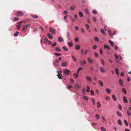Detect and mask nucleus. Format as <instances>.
<instances>
[{"mask_svg":"<svg viewBox=\"0 0 131 131\" xmlns=\"http://www.w3.org/2000/svg\"><path fill=\"white\" fill-rule=\"evenodd\" d=\"M108 32L109 33L110 36L112 38H113V35H115L116 34V32L115 31H114L112 32L110 29L108 30Z\"/></svg>","mask_w":131,"mask_h":131,"instance_id":"nucleus-1","label":"nucleus"},{"mask_svg":"<svg viewBox=\"0 0 131 131\" xmlns=\"http://www.w3.org/2000/svg\"><path fill=\"white\" fill-rule=\"evenodd\" d=\"M15 15L16 16H19L21 17L24 14L21 11H19L16 13Z\"/></svg>","mask_w":131,"mask_h":131,"instance_id":"nucleus-2","label":"nucleus"},{"mask_svg":"<svg viewBox=\"0 0 131 131\" xmlns=\"http://www.w3.org/2000/svg\"><path fill=\"white\" fill-rule=\"evenodd\" d=\"M49 30L50 32L53 34H54L55 33L56 30L55 29L52 27H50Z\"/></svg>","mask_w":131,"mask_h":131,"instance_id":"nucleus-3","label":"nucleus"},{"mask_svg":"<svg viewBox=\"0 0 131 131\" xmlns=\"http://www.w3.org/2000/svg\"><path fill=\"white\" fill-rule=\"evenodd\" d=\"M100 70L101 72L103 73H105L106 72L105 69L103 67H100Z\"/></svg>","mask_w":131,"mask_h":131,"instance_id":"nucleus-4","label":"nucleus"},{"mask_svg":"<svg viewBox=\"0 0 131 131\" xmlns=\"http://www.w3.org/2000/svg\"><path fill=\"white\" fill-rule=\"evenodd\" d=\"M64 74L66 75H68L69 74L70 72L68 69H66L64 70Z\"/></svg>","mask_w":131,"mask_h":131,"instance_id":"nucleus-5","label":"nucleus"},{"mask_svg":"<svg viewBox=\"0 0 131 131\" xmlns=\"http://www.w3.org/2000/svg\"><path fill=\"white\" fill-rule=\"evenodd\" d=\"M86 79L88 81L91 82L92 81V79L89 76H87L86 77Z\"/></svg>","mask_w":131,"mask_h":131,"instance_id":"nucleus-6","label":"nucleus"},{"mask_svg":"<svg viewBox=\"0 0 131 131\" xmlns=\"http://www.w3.org/2000/svg\"><path fill=\"white\" fill-rule=\"evenodd\" d=\"M80 63L81 65H84L86 64V61L84 60H83L82 61H81Z\"/></svg>","mask_w":131,"mask_h":131,"instance_id":"nucleus-7","label":"nucleus"},{"mask_svg":"<svg viewBox=\"0 0 131 131\" xmlns=\"http://www.w3.org/2000/svg\"><path fill=\"white\" fill-rule=\"evenodd\" d=\"M76 6L75 5H73L70 7V9L72 10H74L76 8Z\"/></svg>","mask_w":131,"mask_h":131,"instance_id":"nucleus-8","label":"nucleus"},{"mask_svg":"<svg viewBox=\"0 0 131 131\" xmlns=\"http://www.w3.org/2000/svg\"><path fill=\"white\" fill-rule=\"evenodd\" d=\"M123 100L124 101L125 103H127L128 102V101L126 97L124 96L123 97Z\"/></svg>","mask_w":131,"mask_h":131,"instance_id":"nucleus-9","label":"nucleus"},{"mask_svg":"<svg viewBox=\"0 0 131 131\" xmlns=\"http://www.w3.org/2000/svg\"><path fill=\"white\" fill-rule=\"evenodd\" d=\"M105 91L106 92L108 93H110L111 92V90L108 88L106 89H105Z\"/></svg>","mask_w":131,"mask_h":131,"instance_id":"nucleus-10","label":"nucleus"},{"mask_svg":"<svg viewBox=\"0 0 131 131\" xmlns=\"http://www.w3.org/2000/svg\"><path fill=\"white\" fill-rule=\"evenodd\" d=\"M81 87L80 85H78L77 84H75V89H78L80 88Z\"/></svg>","mask_w":131,"mask_h":131,"instance_id":"nucleus-11","label":"nucleus"},{"mask_svg":"<svg viewBox=\"0 0 131 131\" xmlns=\"http://www.w3.org/2000/svg\"><path fill=\"white\" fill-rule=\"evenodd\" d=\"M68 45L71 48L72 46L73 43L72 42H70L68 43Z\"/></svg>","mask_w":131,"mask_h":131,"instance_id":"nucleus-12","label":"nucleus"},{"mask_svg":"<svg viewBox=\"0 0 131 131\" xmlns=\"http://www.w3.org/2000/svg\"><path fill=\"white\" fill-rule=\"evenodd\" d=\"M58 40L59 42H62L63 41V39L61 37H59L58 38Z\"/></svg>","mask_w":131,"mask_h":131,"instance_id":"nucleus-13","label":"nucleus"},{"mask_svg":"<svg viewBox=\"0 0 131 131\" xmlns=\"http://www.w3.org/2000/svg\"><path fill=\"white\" fill-rule=\"evenodd\" d=\"M104 46L105 48L109 50H110V47L108 45H104Z\"/></svg>","mask_w":131,"mask_h":131,"instance_id":"nucleus-14","label":"nucleus"},{"mask_svg":"<svg viewBox=\"0 0 131 131\" xmlns=\"http://www.w3.org/2000/svg\"><path fill=\"white\" fill-rule=\"evenodd\" d=\"M95 117L97 120L99 119L100 118V116L98 114H96L95 115Z\"/></svg>","mask_w":131,"mask_h":131,"instance_id":"nucleus-15","label":"nucleus"},{"mask_svg":"<svg viewBox=\"0 0 131 131\" xmlns=\"http://www.w3.org/2000/svg\"><path fill=\"white\" fill-rule=\"evenodd\" d=\"M27 26H26L25 25H24L22 29V30L23 31H25L27 30Z\"/></svg>","mask_w":131,"mask_h":131,"instance_id":"nucleus-16","label":"nucleus"},{"mask_svg":"<svg viewBox=\"0 0 131 131\" xmlns=\"http://www.w3.org/2000/svg\"><path fill=\"white\" fill-rule=\"evenodd\" d=\"M112 98L114 101H116L117 100V98L115 95L114 94L112 95Z\"/></svg>","mask_w":131,"mask_h":131,"instance_id":"nucleus-17","label":"nucleus"},{"mask_svg":"<svg viewBox=\"0 0 131 131\" xmlns=\"http://www.w3.org/2000/svg\"><path fill=\"white\" fill-rule=\"evenodd\" d=\"M115 72L116 74L117 75H118L119 74V70H118V69L117 68H116L115 69Z\"/></svg>","mask_w":131,"mask_h":131,"instance_id":"nucleus-18","label":"nucleus"},{"mask_svg":"<svg viewBox=\"0 0 131 131\" xmlns=\"http://www.w3.org/2000/svg\"><path fill=\"white\" fill-rule=\"evenodd\" d=\"M62 49L63 50L66 51H67L68 50V49L66 46H65L63 47Z\"/></svg>","mask_w":131,"mask_h":131,"instance_id":"nucleus-19","label":"nucleus"},{"mask_svg":"<svg viewBox=\"0 0 131 131\" xmlns=\"http://www.w3.org/2000/svg\"><path fill=\"white\" fill-rule=\"evenodd\" d=\"M48 37L50 39H51L53 38V36L50 33H48L47 34Z\"/></svg>","mask_w":131,"mask_h":131,"instance_id":"nucleus-20","label":"nucleus"},{"mask_svg":"<svg viewBox=\"0 0 131 131\" xmlns=\"http://www.w3.org/2000/svg\"><path fill=\"white\" fill-rule=\"evenodd\" d=\"M90 88L88 86H86V91L87 92H90Z\"/></svg>","mask_w":131,"mask_h":131,"instance_id":"nucleus-21","label":"nucleus"},{"mask_svg":"<svg viewBox=\"0 0 131 131\" xmlns=\"http://www.w3.org/2000/svg\"><path fill=\"white\" fill-rule=\"evenodd\" d=\"M101 106V104L99 102H97V107L98 108H100Z\"/></svg>","mask_w":131,"mask_h":131,"instance_id":"nucleus-22","label":"nucleus"},{"mask_svg":"<svg viewBox=\"0 0 131 131\" xmlns=\"http://www.w3.org/2000/svg\"><path fill=\"white\" fill-rule=\"evenodd\" d=\"M118 123V124L120 126H121L122 125V121L120 119H119L118 121L117 122Z\"/></svg>","mask_w":131,"mask_h":131,"instance_id":"nucleus-23","label":"nucleus"},{"mask_svg":"<svg viewBox=\"0 0 131 131\" xmlns=\"http://www.w3.org/2000/svg\"><path fill=\"white\" fill-rule=\"evenodd\" d=\"M67 65V63L66 62H64L62 63V66L63 67H65Z\"/></svg>","mask_w":131,"mask_h":131,"instance_id":"nucleus-24","label":"nucleus"},{"mask_svg":"<svg viewBox=\"0 0 131 131\" xmlns=\"http://www.w3.org/2000/svg\"><path fill=\"white\" fill-rule=\"evenodd\" d=\"M54 54L56 56H59L61 55V54L57 52H54Z\"/></svg>","mask_w":131,"mask_h":131,"instance_id":"nucleus-25","label":"nucleus"},{"mask_svg":"<svg viewBox=\"0 0 131 131\" xmlns=\"http://www.w3.org/2000/svg\"><path fill=\"white\" fill-rule=\"evenodd\" d=\"M75 48L77 50H78L80 49V46L79 45H77L75 46Z\"/></svg>","mask_w":131,"mask_h":131,"instance_id":"nucleus-26","label":"nucleus"},{"mask_svg":"<svg viewBox=\"0 0 131 131\" xmlns=\"http://www.w3.org/2000/svg\"><path fill=\"white\" fill-rule=\"evenodd\" d=\"M119 83L120 84V85L122 86L123 85V82L122 80L120 79L119 80Z\"/></svg>","mask_w":131,"mask_h":131,"instance_id":"nucleus-27","label":"nucleus"},{"mask_svg":"<svg viewBox=\"0 0 131 131\" xmlns=\"http://www.w3.org/2000/svg\"><path fill=\"white\" fill-rule=\"evenodd\" d=\"M116 113L117 114V115L119 116H122V114L120 112H119V111H117V112H116Z\"/></svg>","mask_w":131,"mask_h":131,"instance_id":"nucleus-28","label":"nucleus"},{"mask_svg":"<svg viewBox=\"0 0 131 131\" xmlns=\"http://www.w3.org/2000/svg\"><path fill=\"white\" fill-rule=\"evenodd\" d=\"M122 91L123 93L125 94L127 93V91L126 89L124 88H123L122 89Z\"/></svg>","mask_w":131,"mask_h":131,"instance_id":"nucleus-29","label":"nucleus"},{"mask_svg":"<svg viewBox=\"0 0 131 131\" xmlns=\"http://www.w3.org/2000/svg\"><path fill=\"white\" fill-rule=\"evenodd\" d=\"M79 14L80 17H83V15L81 12H79Z\"/></svg>","mask_w":131,"mask_h":131,"instance_id":"nucleus-30","label":"nucleus"},{"mask_svg":"<svg viewBox=\"0 0 131 131\" xmlns=\"http://www.w3.org/2000/svg\"><path fill=\"white\" fill-rule=\"evenodd\" d=\"M88 60L89 63H91L93 62V61L89 57L88 58Z\"/></svg>","mask_w":131,"mask_h":131,"instance_id":"nucleus-31","label":"nucleus"},{"mask_svg":"<svg viewBox=\"0 0 131 131\" xmlns=\"http://www.w3.org/2000/svg\"><path fill=\"white\" fill-rule=\"evenodd\" d=\"M109 43L112 46H113L114 44L112 41L111 40H109Z\"/></svg>","mask_w":131,"mask_h":131,"instance_id":"nucleus-32","label":"nucleus"},{"mask_svg":"<svg viewBox=\"0 0 131 131\" xmlns=\"http://www.w3.org/2000/svg\"><path fill=\"white\" fill-rule=\"evenodd\" d=\"M99 83L100 85V86H102L103 85V82L101 81L100 80H99Z\"/></svg>","mask_w":131,"mask_h":131,"instance_id":"nucleus-33","label":"nucleus"},{"mask_svg":"<svg viewBox=\"0 0 131 131\" xmlns=\"http://www.w3.org/2000/svg\"><path fill=\"white\" fill-rule=\"evenodd\" d=\"M83 98L84 100H88V97L87 96H84L83 97Z\"/></svg>","mask_w":131,"mask_h":131,"instance_id":"nucleus-34","label":"nucleus"},{"mask_svg":"<svg viewBox=\"0 0 131 131\" xmlns=\"http://www.w3.org/2000/svg\"><path fill=\"white\" fill-rule=\"evenodd\" d=\"M44 42L45 43H47L48 41V39L47 38H45L44 39Z\"/></svg>","mask_w":131,"mask_h":131,"instance_id":"nucleus-35","label":"nucleus"},{"mask_svg":"<svg viewBox=\"0 0 131 131\" xmlns=\"http://www.w3.org/2000/svg\"><path fill=\"white\" fill-rule=\"evenodd\" d=\"M124 122L126 125L128 126V124L127 121L125 119L124 120Z\"/></svg>","mask_w":131,"mask_h":131,"instance_id":"nucleus-36","label":"nucleus"},{"mask_svg":"<svg viewBox=\"0 0 131 131\" xmlns=\"http://www.w3.org/2000/svg\"><path fill=\"white\" fill-rule=\"evenodd\" d=\"M72 59L73 60V61L74 62H75L77 60V59H76V58L74 56H72Z\"/></svg>","mask_w":131,"mask_h":131,"instance_id":"nucleus-37","label":"nucleus"},{"mask_svg":"<svg viewBox=\"0 0 131 131\" xmlns=\"http://www.w3.org/2000/svg\"><path fill=\"white\" fill-rule=\"evenodd\" d=\"M85 25L86 26V29L87 30H88L90 28V26H89L88 24H86Z\"/></svg>","mask_w":131,"mask_h":131,"instance_id":"nucleus-38","label":"nucleus"},{"mask_svg":"<svg viewBox=\"0 0 131 131\" xmlns=\"http://www.w3.org/2000/svg\"><path fill=\"white\" fill-rule=\"evenodd\" d=\"M101 129L102 131H106V130L105 128L103 127H101Z\"/></svg>","mask_w":131,"mask_h":131,"instance_id":"nucleus-39","label":"nucleus"},{"mask_svg":"<svg viewBox=\"0 0 131 131\" xmlns=\"http://www.w3.org/2000/svg\"><path fill=\"white\" fill-rule=\"evenodd\" d=\"M101 63L103 65H104L105 64L104 62V60L103 59H102L101 60Z\"/></svg>","mask_w":131,"mask_h":131,"instance_id":"nucleus-40","label":"nucleus"},{"mask_svg":"<svg viewBox=\"0 0 131 131\" xmlns=\"http://www.w3.org/2000/svg\"><path fill=\"white\" fill-rule=\"evenodd\" d=\"M94 39L95 40V41H97V42L99 40V39L97 37H94Z\"/></svg>","mask_w":131,"mask_h":131,"instance_id":"nucleus-41","label":"nucleus"},{"mask_svg":"<svg viewBox=\"0 0 131 131\" xmlns=\"http://www.w3.org/2000/svg\"><path fill=\"white\" fill-rule=\"evenodd\" d=\"M101 33L103 35H105L106 33L102 29H101Z\"/></svg>","mask_w":131,"mask_h":131,"instance_id":"nucleus-42","label":"nucleus"},{"mask_svg":"<svg viewBox=\"0 0 131 131\" xmlns=\"http://www.w3.org/2000/svg\"><path fill=\"white\" fill-rule=\"evenodd\" d=\"M19 34V32L17 31L16 32L15 34H14V36H16L18 35Z\"/></svg>","mask_w":131,"mask_h":131,"instance_id":"nucleus-43","label":"nucleus"},{"mask_svg":"<svg viewBox=\"0 0 131 131\" xmlns=\"http://www.w3.org/2000/svg\"><path fill=\"white\" fill-rule=\"evenodd\" d=\"M31 16L32 17L35 18H38V16L35 15H32Z\"/></svg>","mask_w":131,"mask_h":131,"instance_id":"nucleus-44","label":"nucleus"},{"mask_svg":"<svg viewBox=\"0 0 131 131\" xmlns=\"http://www.w3.org/2000/svg\"><path fill=\"white\" fill-rule=\"evenodd\" d=\"M74 76L75 78H77L78 77L79 75L77 73H75L74 74Z\"/></svg>","mask_w":131,"mask_h":131,"instance_id":"nucleus-45","label":"nucleus"},{"mask_svg":"<svg viewBox=\"0 0 131 131\" xmlns=\"http://www.w3.org/2000/svg\"><path fill=\"white\" fill-rule=\"evenodd\" d=\"M92 13L94 14H96L97 13V12L96 10H94L92 11Z\"/></svg>","mask_w":131,"mask_h":131,"instance_id":"nucleus-46","label":"nucleus"},{"mask_svg":"<svg viewBox=\"0 0 131 131\" xmlns=\"http://www.w3.org/2000/svg\"><path fill=\"white\" fill-rule=\"evenodd\" d=\"M56 50L58 52H59L60 51H61V50L58 47H56Z\"/></svg>","mask_w":131,"mask_h":131,"instance_id":"nucleus-47","label":"nucleus"},{"mask_svg":"<svg viewBox=\"0 0 131 131\" xmlns=\"http://www.w3.org/2000/svg\"><path fill=\"white\" fill-rule=\"evenodd\" d=\"M59 75V74H57V76L58 77V78H59V79H61L62 78V77L60 75Z\"/></svg>","mask_w":131,"mask_h":131,"instance_id":"nucleus-48","label":"nucleus"},{"mask_svg":"<svg viewBox=\"0 0 131 131\" xmlns=\"http://www.w3.org/2000/svg\"><path fill=\"white\" fill-rule=\"evenodd\" d=\"M57 72L58 73V74H60V73H61L62 72V71L61 70H60L59 72H58V71H57Z\"/></svg>","mask_w":131,"mask_h":131,"instance_id":"nucleus-49","label":"nucleus"},{"mask_svg":"<svg viewBox=\"0 0 131 131\" xmlns=\"http://www.w3.org/2000/svg\"><path fill=\"white\" fill-rule=\"evenodd\" d=\"M118 108L119 109L121 110H122V106L121 105H120V104H119L118 105Z\"/></svg>","mask_w":131,"mask_h":131,"instance_id":"nucleus-50","label":"nucleus"},{"mask_svg":"<svg viewBox=\"0 0 131 131\" xmlns=\"http://www.w3.org/2000/svg\"><path fill=\"white\" fill-rule=\"evenodd\" d=\"M100 53L101 54H103V52L102 49V48H101L100 49Z\"/></svg>","mask_w":131,"mask_h":131,"instance_id":"nucleus-51","label":"nucleus"},{"mask_svg":"<svg viewBox=\"0 0 131 131\" xmlns=\"http://www.w3.org/2000/svg\"><path fill=\"white\" fill-rule=\"evenodd\" d=\"M75 40L76 42H78L79 41V39L77 37H76L75 39Z\"/></svg>","mask_w":131,"mask_h":131,"instance_id":"nucleus-52","label":"nucleus"},{"mask_svg":"<svg viewBox=\"0 0 131 131\" xmlns=\"http://www.w3.org/2000/svg\"><path fill=\"white\" fill-rule=\"evenodd\" d=\"M94 55L96 57H98V54L96 52H95L94 53Z\"/></svg>","mask_w":131,"mask_h":131,"instance_id":"nucleus-53","label":"nucleus"},{"mask_svg":"<svg viewBox=\"0 0 131 131\" xmlns=\"http://www.w3.org/2000/svg\"><path fill=\"white\" fill-rule=\"evenodd\" d=\"M127 113L128 115V116L131 115V114H130V112L129 111V110H127Z\"/></svg>","mask_w":131,"mask_h":131,"instance_id":"nucleus-54","label":"nucleus"},{"mask_svg":"<svg viewBox=\"0 0 131 131\" xmlns=\"http://www.w3.org/2000/svg\"><path fill=\"white\" fill-rule=\"evenodd\" d=\"M82 92L83 94H84L86 92L85 89H83L82 90Z\"/></svg>","mask_w":131,"mask_h":131,"instance_id":"nucleus-55","label":"nucleus"},{"mask_svg":"<svg viewBox=\"0 0 131 131\" xmlns=\"http://www.w3.org/2000/svg\"><path fill=\"white\" fill-rule=\"evenodd\" d=\"M70 83H73L74 82V80L72 79H70Z\"/></svg>","mask_w":131,"mask_h":131,"instance_id":"nucleus-56","label":"nucleus"},{"mask_svg":"<svg viewBox=\"0 0 131 131\" xmlns=\"http://www.w3.org/2000/svg\"><path fill=\"white\" fill-rule=\"evenodd\" d=\"M67 86L68 87V89L69 90H70V88H72V86L71 85H67Z\"/></svg>","mask_w":131,"mask_h":131,"instance_id":"nucleus-57","label":"nucleus"},{"mask_svg":"<svg viewBox=\"0 0 131 131\" xmlns=\"http://www.w3.org/2000/svg\"><path fill=\"white\" fill-rule=\"evenodd\" d=\"M91 93L92 95H93L94 94V93L93 90H91Z\"/></svg>","mask_w":131,"mask_h":131,"instance_id":"nucleus-58","label":"nucleus"},{"mask_svg":"<svg viewBox=\"0 0 131 131\" xmlns=\"http://www.w3.org/2000/svg\"><path fill=\"white\" fill-rule=\"evenodd\" d=\"M19 18L18 17H15L14 18V20L15 21H17L18 20Z\"/></svg>","mask_w":131,"mask_h":131,"instance_id":"nucleus-59","label":"nucleus"},{"mask_svg":"<svg viewBox=\"0 0 131 131\" xmlns=\"http://www.w3.org/2000/svg\"><path fill=\"white\" fill-rule=\"evenodd\" d=\"M110 98L109 97L107 96L106 97V99L107 100H110Z\"/></svg>","mask_w":131,"mask_h":131,"instance_id":"nucleus-60","label":"nucleus"},{"mask_svg":"<svg viewBox=\"0 0 131 131\" xmlns=\"http://www.w3.org/2000/svg\"><path fill=\"white\" fill-rule=\"evenodd\" d=\"M81 32L83 33H84L85 31L83 28H81Z\"/></svg>","mask_w":131,"mask_h":131,"instance_id":"nucleus-61","label":"nucleus"},{"mask_svg":"<svg viewBox=\"0 0 131 131\" xmlns=\"http://www.w3.org/2000/svg\"><path fill=\"white\" fill-rule=\"evenodd\" d=\"M54 62H55L56 63H58L59 62V61L58 59H56L55 61Z\"/></svg>","mask_w":131,"mask_h":131,"instance_id":"nucleus-62","label":"nucleus"},{"mask_svg":"<svg viewBox=\"0 0 131 131\" xmlns=\"http://www.w3.org/2000/svg\"><path fill=\"white\" fill-rule=\"evenodd\" d=\"M97 48V46L96 45H94L92 47V48L95 49Z\"/></svg>","mask_w":131,"mask_h":131,"instance_id":"nucleus-63","label":"nucleus"},{"mask_svg":"<svg viewBox=\"0 0 131 131\" xmlns=\"http://www.w3.org/2000/svg\"><path fill=\"white\" fill-rule=\"evenodd\" d=\"M85 11L88 14H89V11L88 9H86L85 10Z\"/></svg>","mask_w":131,"mask_h":131,"instance_id":"nucleus-64","label":"nucleus"}]
</instances>
